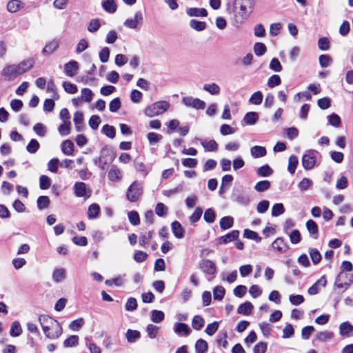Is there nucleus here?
I'll return each mask as SVG.
<instances>
[{"instance_id":"nucleus-1","label":"nucleus","mask_w":353,"mask_h":353,"mask_svg":"<svg viewBox=\"0 0 353 353\" xmlns=\"http://www.w3.org/2000/svg\"><path fill=\"white\" fill-rule=\"evenodd\" d=\"M39 321L46 337L54 339L61 336L62 328L57 321L48 315L40 316Z\"/></svg>"},{"instance_id":"nucleus-2","label":"nucleus","mask_w":353,"mask_h":353,"mask_svg":"<svg viewBox=\"0 0 353 353\" xmlns=\"http://www.w3.org/2000/svg\"><path fill=\"white\" fill-rule=\"evenodd\" d=\"M170 105L165 101H159L146 107L144 110L145 114L148 117L158 116L166 112Z\"/></svg>"},{"instance_id":"nucleus-3","label":"nucleus","mask_w":353,"mask_h":353,"mask_svg":"<svg viewBox=\"0 0 353 353\" xmlns=\"http://www.w3.org/2000/svg\"><path fill=\"white\" fill-rule=\"evenodd\" d=\"M143 194V185L141 182L134 181L127 189L126 198L132 203L139 200Z\"/></svg>"},{"instance_id":"nucleus-4","label":"nucleus","mask_w":353,"mask_h":353,"mask_svg":"<svg viewBox=\"0 0 353 353\" xmlns=\"http://www.w3.org/2000/svg\"><path fill=\"white\" fill-rule=\"evenodd\" d=\"M320 157V154L314 150H309L302 157V165L305 170L312 169Z\"/></svg>"},{"instance_id":"nucleus-5","label":"nucleus","mask_w":353,"mask_h":353,"mask_svg":"<svg viewBox=\"0 0 353 353\" xmlns=\"http://www.w3.org/2000/svg\"><path fill=\"white\" fill-rule=\"evenodd\" d=\"M353 276L347 273L341 272L336 278L334 286L341 292H345L353 282Z\"/></svg>"},{"instance_id":"nucleus-6","label":"nucleus","mask_w":353,"mask_h":353,"mask_svg":"<svg viewBox=\"0 0 353 353\" xmlns=\"http://www.w3.org/2000/svg\"><path fill=\"white\" fill-rule=\"evenodd\" d=\"M239 4V9L234 14V22L236 24L241 25L250 17L253 10L241 3Z\"/></svg>"},{"instance_id":"nucleus-7","label":"nucleus","mask_w":353,"mask_h":353,"mask_svg":"<svg viewBox=\"0 0 353 353\" xmlns=\"http://www.w3.org/2000/svg\"><path fill=\"white\" fill-rule=\"evenodd\" d=\"M74 194L77 197L88 199L92 194L90 188L83 182H76L74 185Z\"/></svg>"},{"instance_id":"nucleus-8","label":"nucleus","mask_w":353,"mask_h":353,"mask_svg":"<svg viewBox=\"0 0 353 353\" xmlns=\"http://www.w3.org/2000/svg\"><path fill=\"white\" fill-rule=\"evenodd\" d=\"M182 103L188 108H192L196 110H203L205 107V101L192 97H185L182 98Z\"/></svg>"},{"instance_id":"nucleus-9","label":"nucleus","mask_w":353,"mask_h":353,"mask_svg":"<svg viewBox=\"0 0 353 353\" xmlns=\"http://www.w3.org/2000/svg\"><path fill=\"white\" fill-rule=\"evenodd\" d=\"M143 17L141 11H137L134 13V17L132 19H127L123 25L125 27L130 29H136L143 22Z\"/></svg>"},{"instance_id":"nucleus-10","label":"nucleus","mask_w":353,"mask_h":353,"mask_svg":"<svg viewBox=\"0 0 353 353\" xmlns=\"http://www.w3.org/2000/svg\"><path fill=\"white\" fill-rule=\"evenodd\" d=\"M2 75L6 80L12 81L20 74L16 64H13L5 67L2 70Z\"/></svg>"},{"instance_id":"nucleus-11","label":"nucleus","mask_w":353,"mask_h":353,"mask_svg":"<svg viewBox=\"0 0 353 353\" xmlns=\"http://www.w3.org/2000/svg\"><path fill=\"white\" fill-rule=\"evenodd\" d=\"M272 249L276 253L282 254L288 250L289 246L283 238H277L272 243Z\"/></svg>"},{"instance_id":"nucleus-12","label":"nucleus","mask_w":353,"mask_h":353,"mask_svg":"<svg viewBox=\"0 0 353 353\" xmlns=\"http://www.w3.org/2000/svg\"><path fill=\"white\" fill-rule=\"evenodd\" d=\"M79 69V63L76 61H70L64 65V72L65 74L70 77H72L76 75Z\"/></svg>"},{"instance_id":"nucleus-13","label":"nucleus","mask_w":353,"mask_h":353,"mask_svg":"<svg viewBox=\"0 0 353 353\" xmlns=\"http://www.w3.org/2000/svg\"><path fill=\"white\" fill-rule=\"evenodd\" d=\"M201 269L205 273L212 275L216 272V265L210 260L203 259L200 263Z\"/></svg>"},{"instance_id":"nucleus-14","label":"nucleus","mask_w":353,"mask_h":353,"mask_svg":"<svg viewBox=\"0 0 353 353\" xmlns=\"http://www.w3.org/2000/svg\"><path fill=\"white\" fill-rule=\"evenodd\" d=\"M34 61L33 59H27L23 60L19 63L16 64L19 74L21 75L23 73L30 70L34 65Z\"/></svg>"},{"instance_id":"nucleus-15","label":"nucleus","mask_w":353,"mask_h":353,"mask_svg":"<svg viewBox=\"0 0 353 353\" xmlns=\"http://www.w3.org/2000/svg\"><path fill=\"white\" fill-rule=\"evenodd\" d=\"M174 332L179 336H188L190 332L189 326L183 323H176L173 326Z\"/></svg>"},{"instance_id":"nucleus-16","label":"nucleus","mask_w":353,"mask_h":353,"mask_svg":"<svg viewBox=\"0 0 353 353\" xmlns=\"http://www.w3.org/2000/svg\"><path fill=\"white\" fill-rule=\"evenodd\" d=\"M339 334L343 337H350L353 333V325L348 321L339 325Z\"/></svg>"},{"instance_id":"nucleus-17","label":"nucleus","mask_w":353,"mask_h":353,"mask_svg":"<svg viewBox=\"0 0 353 353\" xmlns=\"http://www.w3.org/2000/svg\"><path fill=\"white\" fill-rule=\"evenodd\" d=\"M67 276V271L63 268H56L53 270L52 277L55 283H61L63 281Z\"/></svg>"},{"instance_id":"nucleus-18","label":"nucleus","mask_w":353,"mask_h":353,"mask_svg":"<svg viewBox=\"0 0 353 353\" xmlns=\"http://www.w3.org/2000/svg\"><path fill=\"white\" fill-rule=\"evenodd\" d=\"M24 7V3L20 0H10L7 3V10L15 13Z\"/></svg>"},{"instance_id":"nucleus-19","label":"nucleus","mask_w":353,"mask_h":353,"mask_svg":"<svg viewBox=\"0 0 353 353\" xmlns=\"http://www.w3.org/2000/svg\"><path fill=\"white\" fill-rule=\"evenodd\" d=\"M186 13L190 17H205L208 15V11L205 8H190L186 10Z\"/></svg>"},{"instance_id":"nucleus-20","label":"nucleus","mask_w":353,"mask_h":353,"mask_svg":"<svg viewBox=\"0 0 353 353\" xmlns=\"http://www.w3.org/2000/svg\"><path fill=\"white\" fill-rule=\"evenodd\" d=\"M103 9L110 13H114L117 10V5L114 0H104L101 3Z\"/></svg>"},{"instance_id":"nucleus-21","label":"nucleus","mask_w":353,"mask_h":353,"mask_svg":"<svg viewBox=\"0 0 353 353\" xmlns=\"http://www.w3.org/2000/svg\"><path fill=\"white\" fill-rule=\"evenodd\" d=\"M108 179L112 181H119L122 178V174L117 167L112 166L108 174Z\"/></svg>"},{"instance_id":"nucleus-22","label":"nucleus","mask_w":353,"mask_h":353,"mask_svg":"<svg viewBox=\"0 0 353 353\" xmlns=\"http://www.w3.org/2000/svg\"><path fill=\"white\" fill-rule=\"evenodd\" d=\"M203 90L212 95H218L221 88L216 83H205L203 87Z\"/></svg>"},{"instance_id":"nucleus-23","label":"nucleus","mask_w":353,"mask_h":353,"mask_svg":"<svg viewBox=\"0 0 353 353\" xmlns=\"http://www.w3.org/2000/svg\"><path fill=\"white\" fill-rule=\"evenodd\" d=\"M306 228L310 235L315 239L318 238L319 230L318 225L313 220H308L306 222Z\"/></svg>"},{"instance_id":"nucleus-24","label":"nucleus","mask_w":353,"mask_h":353,"mask_svg":"<svg viewBox=\"0 0 353 353\" xmlns=\"http://www.w3.org/2000/svg\"><path fill=\"white\" fill-rule=\"evenodd\" d=\"M250 153L254 158H261L266 155V149L263 146L255 145L250 148Z\"/></svg>"},{"instance_id":"nucleus-25","label":"nucleus","mask_w":353,"mask_h":353,"mask_svg":"<svg viewBox=\"0 0 353 353\" xmlns=\"http://www.w3.org/2000/svg\"><path fill=\"white\" fill-rule=\"evenodd\" d=\"M172 230L174 235L177 239H181L184 236V230L181 223L178 221H174L172 223Z\"/></svg>"},{"instance_id":"nucleus-26","label":"nucleus","mask_w":353,"mask_h":353,"mask_svg":"<svg viewBox=\"0 0 353 353\" xmlns=\"http://www.w3.org/2000/svg\"><path fill=\"white\" fill-rule=\"evenodd\" d=\"M253 307V305L250 302L246 301L239 306L237 312L241 314L249 315L251 314Z\"/></svg>"},{"instance_id":"nucleus-27","label":"nucleus","mask_w":353,"mask_h":353,"mask_svg":"<svg viewBox=\"0 0 353 353\" xmlns=\"http://www.w3.org/2000/svg\"><path fill=\"white\" fill-rule=\"evenodd\" d=\"M22 327L19 321H14L10 327V334L12 337H17L22 334Z\"/></svg>"},{"instance_id":"nucleus-28","label":"nucleus","mask_w":353,"mask_h":353,"mask_svg":"<svg viewBox=\"0 0 353 353\" xmlns=\"http://www.w3.org/2000/svg\"><path fill=\"white\" fill-rule=\"evenodd\" d=\"M73 121L75 123L77 130L80 132L83 130V114L81 112H76L74 114Z\"/></svg>"},{"instance_id":"nucleus-29","label":"nucleus","mask_w":353,"mask_h":353,"mask_svg":"<svg viewBox=\"0 0 353 353\" xmlns=\"http://www.w3.org/2000/svg\"><path fill=\"white\" fill-rule=\"evenodd\" d=\"M58 47L59 41L57 40H52L44 47L42 52L45 54H50L53 53Z\"/></svg>"},{"instance_id":"nucleus-30","label":"nucleus","mask_w":353,"mask_h":353,"mask_svg":"<svg viewBox=\"0 0 353 353\" xmlns=\"http://www.w3.org/2000/svg\"><path fill=\"white\" fill-rule=\"evenodd\" d=\"M239 232L238 230H233L231 232L223 236L220 239V243L226 244L239 236Z\"/></svg>"},{"instance_id":"nucleus-31","label":"nucleus","mask_w":353,"mask_h":353,"mask_svg":"<svg viewBox=\"0 0 353 353\" xmlns=\"http://www.w3.org/2000/svg\"><path fill=\"white\" fill-rule=\"evenodd\" d=\"M201 144L207 151H215L217 150L218 144L217 143L213 140H201Z\"/></svg>"},{"instance_id":"nucleus-32","label":"nucleus","mask_w":353,"mask_h":353,"mask_svg":"<svg viewBox=\"0 0 353 353\" xmlns=\"http://www.w3.org/2000/svg\"><path fill=\"white\" fill-rule=\"evenodd\" d=\"M259 119V115L255 112H250L247 113L244 118V122L248 125H254L256 123Z\"/></svg>"},{"instance_id":"nucleus-33","label":"nucleus","mask_w":353,"mask_h":353,"mask_svg":"<svg viewBox=\"0 0 353 353\" xmlns=\"http://www.w3.org/2000/svg\"><path fill=\"white\" fill-rule=\"evenodd\" d=\"M62 152L66 155H72L74 151V144L70 140H65L61 145Z\"/></svg>"},{"instance_id":"nucleus-34","label":"nucleus","mask_w":353,"mask_h":353,"mask_svg":"<svg viewBox=\"0 0 353 353\" xmlns=\"http://www.w3.org/2000/svg\"><path fill=\"white\" fill-rule=\"evenodd\" d=\"M299 163V160L297 157L294 155H291L288 159V170L289 172H290L292 174H294L297 165Z\"/></svg>"},{"instance_id":"nucleus-35","label":"nucleus","mask_w":353,"mask_h":353,"mask_svg":"<svg viewBox=\"0 0 353 353\" xmlns=\"http://www.w3.org/2000/svg\"><path fill=\"white\" fill-rule=\"evenodd\" d=\"M101 27V20L99 19H91L88 25V31L91 33L96 32Z\"/></svg>"},{"instance_id":"nucleus-36","label":"nucleus","mask_w":353,"mask_h":353,"mask_svg":"<svg viewBox=\"0 0 353 353\" xmlns=\"http://www.w3.org/2000/svg\"><path fill=\"white\" fill-rule=\"evenodd\" d=\"M165 318L164 313L161 310H154L151 312V321L155 323H161Z\"/></svg>"},{"instance_id":"nucleus-37","label":"nucleus","mask_w":353,"mask_h":353,"mask_svg":"<svg viewBox=\"0 0 353 353\" xmlns=\"http://www.w3.org/2000/svg\"><path fill=\"white\" fill-rule=\"evenodd\" d=\"M100 212V207L97 203L90 205L88 210V216L90 219H95L97 217Z\"/></svg>"},{"instance_id":"nucleus-38","label":"nucleus","mask_w":353,"mask_h":353,"mask_svg":"<svg viewBox=\"0 0 353 353\" xmlns=\"http://www.w3.org/2000/svg\"><path fill=\"white\" fill-rule=\"evenodd\" d=\"M125 336L129 343H134L140 338L141 334L137 330L129 329L126 332Z\"/></svg>"},{"instance_id":"nucleus-39","label":"nucleus","mask_w":353,"mask_h":353,"mask_svg":"<svg viewBox=\"0 0 353 353\" xmlns=\"http://www.w3.org/2000/svg\"><path fill=\"white\" fill-rule=\"evenodd\" d=\"M225 294V290L223 286H216L213 290V297L215 300L221 301Z\"/></svg>"},{"instance_id":"nucleus-40","label":"nucleus","mask_w":353,"mask_h":353,"mask_svg":"<svg viewBox=\"0 0 353 353\" xmlns=\"http://www.w3.org/2000/svg\"><path fill=\"white\" fill-rule=\"evenodd\" d=\"M208 350V343L203 339H199L195 344L196 353H205Z\"/></svg>"},{"instance_id":"nucleus-41","label":"nucleus","mask_w":353,"mask_h":353,"mask_svg":"<svg viewBox=\"0 0 353 353\" xmlns=\"http://www.w3.org/2000/svg\"><path fill=\"white\" fill-rule=\"evenodd\" d=\"M234 219L232 216H227L220 220V227L223 230L230 228L233 225Z\"/></svg>"},{"instance_id":"nucleus-42","label":"nucleus","mask_w":353,"mask_h":353,"mask_svg":"<svg viewBox=\"0 0 353 353\" xmlns=\"http://www.w3.org/2000/svg\"><path fill=\"white\" fill-rule=\"evenodd\" d=\"M37 207L39 210H43L48 208L50 200L47 196H41L37 199Z\"/></svg>"},{"instance_id":"nucleus-43","label":"nucleus","mask_w":353,"mask_h":353,"mask_svg":"<svg viewBox=\"0 0 353 353\" xmlns=\"http://www.w3.org/2000/svg\"><path fill=\"white\" fill-rule=\"evenodd\" d=\"M309 254L314 264H318L321 261V254L317 249L310 248Z\"/></svg>"},{"instance_id":"nucleus-44","label":"nucleus","mask_w":353,"mask_h":353,"mask_svg":"<svg viewBox=\"0 0 353 353\" xmlns=\"http://www.w3.org/2000/svg\"><path fill=\"white\" fill-rule=\"evenodd\" d=\"M253 50L256 56H262L266 52L267 48L264 43L257 42L254 45Z\"/></svg>"},{"instance_id":"nucleus-45","label":"nucleus","mask_w":353,"mask_h":353,"mask_svg":"<svg viewBox=\"0 0 353 353\" xmlns=\"http://www.w3.org/2000/svg\"><path fill=\"white\" fill-rule=\"evenodd\" d=\"M159 330V327L153 324H149V325H148V326L146 327V332L148 334V336L151 339H154L157 337Z\"/></svg>"},{"instance_id":"nucleus-46","label":"nucleus","mask_w":353,"mask_h":353,"mask_svg":"<svg viewBox=\"0 0 353 353\" xmlns=\"http://www.w3.org/2000/svg\"><path fill=\"white\" fill-rule=\"evenodd\" d=\"M190 26L196 31H202L205 29L206 23L203 21L192 19L190 21Z\"/></svg>"},{"instance_id":"nucleus-47","label":"nucleus","mask_w":353,"mask_h":353,"mask_svg":"<svg viewBox=\"0 0 353 353\" xmlns=\"http://www.w3.org/2000/svg\"><path fill=\"white\" fill-rule=\"evenodd\" d=\"M263 101V94L261 91L255 92L250 98V103L254 105H259Z\"/></svg>"},{"instance_id":"nucleus-48","label":"nucleus","mask_w":353,"mask_h":353,"mask_svg":"<svg viewBox=\"0 0 353 353\" xmlns=\"http://www.w3.org/2000/svg\"><path fill=\"white\" fill-rule=\"evenodd\" d=\"M270 187V182L268 180L259 181L254 186L256 191L259 192H264Z\"/></svg>"},{"instance_id":"nucleus-49","label":"nucleus","mask_w":353,"mask_h":353,"mask_svg":"<svg viewBox=\"0 0 353 353\" xmlns=\"http://www.w3.org/2000/svg\"><path fill=\"white\" fill-rule=\"evenodd\" d=\"M93 93L89 88H83L81 91V100L90 103L92 100Z\"/></svg>"},{"instance_id":"nucleus-50","label":"nucleus","mask_w":353,"mask_h":353,"mask_svg":"<svg viewBox=\"0 0 353 353\" xmlns=\"http://www.w3.org/2000/svg\"><path fill=\"white\" fill-rule=\"evenodd\" d=\"M134 167H135V170L137 172L141 173V174L144 176L148 175V174L150 172V170L147 168L146 165L143 162H140V161L135 162Z\"/></svg>"},{"instance_id":"nucleus-51","label":"nucleus","mask_w":353,"mask_h":353,"mask_svg":"<svg viewBox=\"0 0 353 353\" xmlns=\"http://www.w3.org/2000/svg\"><path fill=\"white\" fill-rule=\"evenodd\" d=\"M238 276V273L236 270H234L230 273H223L222 274V279L223 281H226L229 283H234Z\"/></svg>"},{"instance_id":"nucleus-52","label":"nucleus","mask_w":353,"mask_h":353,"mask_svg":"<svg viewBox=\"0 0 353 353\" xmlns=\"http://www.w3.org/2000/svg\"><path fill=\"white\" fill-rule=\"evenodd\" d=\"M256 172L259 176L266 177L270 176L273 171L269 165H265L259 168Z\"/></svg>"},{"instance_id":"nucleus-53","label":"nucleus","mask_w":353,"mask_h":353,"mask_svg":"<svg viewBox=\"0 0 353 353\" xmlns=\"http://www.w3.org/2000/svg\"><path fill=\"white\" fill-rule=\"evenodd\" d=\"M192 325L194 329L200 330L204 325L203 319L201 316H195L192 319Z\"/></svg>"},{"instance_id":"nucleus-54","label":"nucleus","mask_w":353,"mask_h":353,"mask_svg":"<svg viewBox=\"0 0 353 353\" xmlns=\"http://www.w3.org/2000/svg\"><path fill=\"white\" fill-rule=\"evenodd\" d=\"M281 83V80L280 77L277 74H274L268 79L267 85L269 88H273L275 86L279 85Z\"/></svg>"},{"instance_id":"nucleus-55","label":"nucleus","mask_w":353,"mask_h":353,"mask_svg":"<svg viewBox=\"0 0 353 353\" xmlns=\"http://www.w3.org/2000/svg\"><path fill=\"white\" fill-rule=\"evenodd\" d=\"M243 236L247 239L255 240L256 242L261 241V238L259 236L257 232L248 229L244 230Z\"/></svg>"},{"instance_id":"nucleus-56","label":"nucleus","mask_w":353,"mask_h":353,"mask_svg":"<svg viewBox=\"0 0 353 353\" xmlns=\"http://www.w3.org/2000/svg\"><path fill=\"white\" fill-rule=\"evenodd\" d=\"M50 179L46 175H42L39 179V187L42 190H47L50 187Z\"/></svg>"},{"instance_id":"nucleus-57","label":"nucleus","mask_w":353,"mask_h":353,"mask_svg":"<svg viewBox=\"0 0 353 353\" xmlns=\"http://www.w3.org/2000/svg\"><path fill=\"white\" fill-rule=\"evenodd\" d=\"M285 212L284 206L283 203H276L272 206V216H278Z\"/></svg>"},{"instance_id":"nucleus-58","label":"nucleus","mask_w":353,"mask_h":353,"mask_svg":"<svg viewBox=\"0 0 353 353\" xmlns=\"http://www.w3.org/2000/svg\"><path fill=\"white\" fill-rule=\"evenodd\" d=\"M70 121L63 122L58 128V131L61 135H68L70 133Z\"/></svg>"},{"instance_id":"nucleus-59","label":"nucleus","mask_w":353,"mask_h":353,"mask_svg":"<svg viewBox=\"0 0 353 353\" xmlns=\"http://www.w3.org/2000/svg\"><path fill=\"white\" fill-rule=\"evenodd\" d=\"M63 88L66 92L70 94H75L78 91L77 86L69 81H63Z\"/></svg>"},{"instance_id":"nucleus-60","label":"nucleus","mask_w":353,"mask_h":353,"mask_svg":"<svg viewBox=\"0 0 353 353\" xmlns=\"http://www.w3.org/2000/svg\"><path fill=\"white\" fill-rule=\"evenodd\" d=\"M333 338V333L328 331L320 332L316 334V339L325 342Z\"/></svg>"},{"instance_id":"nucleus-61","label":"nucleus","mask_w":353,"mask_h":353,"mask_svg":"<svg viewBox=\"0 0 353 353\" xmlns=\"http://www.w3.org/2000/svg\"><path fill=\"white\" fill-rule=\"evenodd\" d=\"M269 68L274 72H279L282 70V65L279 60L276 58H273L270 63Z\"/></svg>"},{"instance_id":"nucleus-62","label":"nucleus","mask_w":353,"mask_h":353,"mask_svg":"<svg viewBox=\"0 0 353 353\" xmlns=\"http://www.w3.org/2000/svg\"><path fill=\"white\" fill-rule=\"evenodd\" d=\"M290 241L292 244H297L301 240V233L298 230H294L289 234Z\"/></svg>"},{"instance_id":"nucleus-63","label":"nucleus","mask_w":353,"mask_h":353,"mask_svg":"<svg viewBox=\"0 0 353 353\" xmlns=\"http://www.w3.org/2000/svg\"><path fill=\"white\" fill-rule=\"evenodd\" d=\"M39 143L36 139H32L26 147L28 152L33 154L35 153L39 148Z\"/></svg>"},{"instance_id":"nucleus-64","label":"nucleus","mask_w":353,"mask_h":353,"mask_svg":"<svg viewBox=\"0 0 353 353\" xmlns=\"http://www.w3.org/2000/svg\"><path fill=\"white\" fill-rule=\"evenodd\" d=\"M313 182L308 178H304L298 184V188L301 191L307 190L312 185Z\"/></svg>"}]
</instances>
